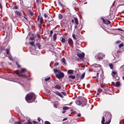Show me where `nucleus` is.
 I'll use <instances>...</instances> for the list:
<instances>
[{"instance_id":"obj_5","label":"nucleus","mask_w":124,"mask_h":124,"mask_svg":"<svg viewBox=\"0 0 124 124\" xmlns=\"http://www.w3.org/2000/svg\"><path fill=\"white\" fill-rule=\"evenodd\" d=\"M56 77L58 78H63L64 76L63 73L60 71L56 75Z\"/></svg>"},{"instance_id":"obj_35","label":"nucleus","mask_w":124,"mask_h":124,"mask_svg":"<svg viewBox=\"0 0 124 124\" xmlns=\"http://www.w3.org/2000/svg\"><path fill=\"white\" fill-rule=\"evenodd\" d=\"M45 124H51L48 121H46L45 122Z\"/></svg>"},{"instance_id":"obj_55","label":"nucleus","mask_w":124,"mask_h":124,"mask_svg":"<svg viewBox=\"0 0 124 124\" xmlns=\"http://www.w3.org/2000/svg\"><path fill=\"white\" fill-rule=\"evenodd\" d=\"M112 83L114 86H115V84L113 82H112Z\"/></svg>"},{"instance_id":"obj_30","label":"nucleus","mask_w":124,"mask_h":124,"mask_svg":"<svg viewBox=\"0 0 124 124\" xmlns=\"http://www.w3.org/2000/svg\"><path fill=\"white\" fill-rule=\"evenodd\" d=\"M50 79V77H49L48 78H45V80L46 81H47L49 80Z\"/></svg>"},{"instance_id":"obj_54","label":"nucleus","mask_w":124,"mask_h":124,"mask_svg":"<svg viewBox=\"0 0 124 124\" xmlns=\"http://www.w3.org/2000/svg\"><path fill=\"white\" fill-rule=\"evenodd\" d=\"M121 53V51L119 50H118L117 51V53L118 54L120 53Z\"/></svg>"},{"instance_id":"obj_33","label":"nucleus","mask_w":124,"mask_h":124,"mask_svg":"<svg viewBox=\"0 0 124 124\" xmlns=\"http://www.w3.org/2000/svg\"><path fill=\"white\" fill-rule=\"evenodd\" d=\"M14 124H21V123L20 122H16Z\"/></svg>"},{"instance_id":"obj_4","label":"nucleus","mask_w":124,"mask_h":124,"mask_svg":"<svg viewBox=\"0 0 124 124\" xmlns=\"http://www.w3.org/2000/svg\"><path fill=\"white\" fill-rule=\"evenodd\" d=\"M93 66L94 67V69L96 72H97L101 70V66L100 65L95 64Z\"/></svg>"},{"instance_id":"obj_3","label":"nucleus","mask_w":124,"mask_h":124,"mask_svg":"<svg viewBox=\"0 0 124 124\" xmlns=\"http://www.w3.org/2000/svg\"><path fill=\"white\" fill-rule=\"evenodd\" d=\"M76 103L77 105H81L82 106H83L86 105L87 103V100L85 98H83L82 99V102L78 100L77 101Z\"/></svg>"},{"instance_id":"obj_20","label":"nucleus","mask_w":124,"mask_h":124,"mask_svg":"<svg viewBox=\"0 0 124 124\" xmlns=\"http://www.w3.org/2000/svg\"><path fill=\"white\" fill-rule=\"evenodd\" d=\"M26 71V69L25 68H23L21 69V72L23 73L24 72Z\"/></svg>"},{"instance_id":"obj_32","label":"nucleus","mask_w":124,"mask_h":124,"mask_svg":"<svg viewBox=\"0 0 124 124\" xmlns=\"http://www.w3.org/2000/svg\"><path fill=\"white\" fill-rule=\"evenodd\" d=\"M102 90L100 88L98 89V92L100 93L102 92Z\"/></svg>"},{"instance_id":"obj_45","label":"nucleus","mask_w":124,"mask_h":124,"mask_svg":"<svg viewBox=\"0 0 124 124\" xmlns=\"http://www.w3.org/2000/svg\"><path fill=\"white\" fill-rule=\"evenodd\" d=\"M37 36L39 38L40 37V35L39 34H37Z\"/></svg>"},{"instance_id":"obj_47","label":"nucleus","mask_w":124,"mask_h":124,"mask_svg":"<svg viewBox=\"0 0 124 124\" xmlns=\"http://www.w3.org/2000/svg\"><path fill=\"white\" fill-rule=\"evenodd\" d=\"M77 115L78 117H80L81 116V114L80 113L78 114Z\"/></svg>"},{"instance_id":"obj_38","label":"nucleus","mask_w":124,"mask_h":124,"mask_svg":"<svg viewBox=\"0 0 124 124\" xmlns=\"http://www.w3.org/2000/svg\"><path fill=\"white\" fill-rule=\"evenodd\" d=\"M72 37L74 38V39H75V40L76 39L75 37V34H73L72 35Z\"/></svg>"},{"instance_id":"obj_39","label":"nucleus","mask_w":124,"mask_h":124,"mask_svg":"<svg viewBox=\"0 0 124 124\" xmlns=\"http://www.w3.org/2000/svg\"><path fill=\"white\" fill-rule=\"evenodd\" d=\"M30 39L31 40H34L35 39L34 37H31L30 38Z\"/></svg>"},{"instance_id":"obj_48","label":"nucleus","mask_w":124,"mask_h":124,"mask_svg":"<svg viewBox=\"0 0 124 124\" xmlns=\"http://www.w3.org/2000/svg\"><path fill=\"white\" fill-rule=\"evenodd\" d=\"M16 64L17 65L18 67L19 68L20 67V66L18 64V63L17 62H16Z\"/></svg>"},{"instance_id":"obj_59","label":"nucleus","mask_w":124,"mask_h":124,"mask_svg":"<svg viewBox=\"0 0 124 124\" xmlns=\"http://www.w3.org/2000/svg\"><path fill=\"white\" fill-rule=\"evenodd\" d=\"M71 22L72 23H73L74 22V20L73 19H72L71 20Z\"/></svg>"},{"instance_id":"obj_42","label":"nucleus","mask_w":124,"mask_h":124,"mask_svg":"<svg viewBox=\"0 0 124 124\" xmlns=\"http://www.w3.org/2000/svg\"><path fill=\"white\" fill-rule=\"evenodd\" d=\"M6 53L7 54H9V50L7 49L6 50Z\"/></svg>"},{"instance_id":"obj_21","label":"nucleus","mask_w":124,"mask_h":124,"mask_svg":"<svg viewBox=\"0 0 124 124\" xmlns=\"http://www.w3.org/2000/svg\"><path fill=\"white\" fill-rule=\"evenodd\" d=\"M55 88L57 89H60L61 88L60 86L59 85H56L55 87Z\"/></svg>"},{"instance_id":"obj_24","label":"nucleus","mask_w":124,"mask_h":124,"mask_svg":"<svg viewBox=\"0 0 124 124\" xmlns=\"http://www.w3.org/2000/svg\"><path fill=\"white\" fill-rule=\"evenodd\" d=\"M59 19H61L63 18V16L61 14H60L59 15Z\"/></svg>"},{"instance_id":"obj_6","label":"nucleus","mask_w":124,"mask_h":124,"mask_svg":"<svg viewBox=\"0 0 124 124\" xmlns=\"http://www.w3.org/2000/svg\"><path fill=\"white\" fill-rule=\"evenodd\" d=\"M43 18L42 17L40 16H38L37 20L38 21H39L41 25L43 23Z\"/></svg>"},{"instance_id":"obj_12","label":"nucleus","mask_w":124,"mask_h":124,"mask_svg":"<svg viewBox=\"0 0 124 124\" xmlns=\"http://www.w3.org/2000/svg\"><path fill=\"white\" fill-rule=\"evenodd\" d=\"M74 20L75 24L76 25H78V19L76 17L74 18Z\"/></svg>"},{"instance_id":"obj_26","label":"nucleus","mask_w":124,"mask_h":124,"mask_svg":"<svg viewBox=\"0 0 124 124\" xmlns=\"http://www.w3.org/2000/svg\"><path fill=\"white\" fill-rule=\"evenodd\" d=\"M69 77L70 78H71L72 79H74L75 78V77L74 76L71 75L69 76Z\"/></svg>"},{"instance_id":"obj_58","label":"nucleus","mask_w":124,"mask_h":124,"mask_svg":"<svg viewBox=\"0 0 124 124\" xmlns=\"http://www.w3.org/2000/svg\"><path fill=\"white\" fill-rule=\"evenodd\" d=\"M53 31H51L50 32V33L51 34H52L53 33Z\"/></svg>"},{"instance_id":"obj_19","label":"nucleus","mask_w":124,"mask_h":124,"mask_svg":"<svg viewBox=\"0 0 124 124\" xmlns=\"http://www.w3.org/2000/svg\"><path fill=\"white\" fill-rule=\"evenodd\" d=\"M96 58L97 59H98L99 60L102 59V57L100 56H99V55H97L96 56Z\"/></svg>"},{"instance_id":"obj_11","label":"nucleus","mask_w":124,"mask_h":124,"mask_svg":"<svg viewBox=\"0 0 124 124\" xmlns=\"http://www.w3.org/2000/svg\"><path fill=\"white\" fill-rule=\"evenodd\" d=\"M54 93L57 95L59 96L61 98L63 97V96L59 92H54Z\"/></svg>"},{"instance_id":"obj_53","label":"nucleus","mask_w":124,"mask_h":124,"mask_svg":"<svg viewBox=\"0 0 124 124\" xmlns=\"http://www.w3.org/2000/svg\"><path fill=\"white\" fill-rule=\"evenodd\" d=\"M0 8L1 9H2V6L1 5V3H0Z\"/></svg>"},{"instance_id":"obj_63","label":"nucleus","mask_w":124,"mask_h":124,"mask_svg":"<svg viewBox=\"0 0 124 124\" xmlns=\"http://www.w3.org/2000/svg\"><path fill=\"white\" fill-rule=\"evenodd\" d=\"M65 111H62V113L63 114V113H64L65 112Z\"/></svg>"},{"instance_id":"obj_64","label":"nucleus","mask_w":124,"mask_h":124,"mask_svg":"<svg viewBox=\"0 0 124 124\" xmlns=\"http://www.w3.org/2000/svg\"><path fill=\"white\" fill-rule=\"evenodd\" d=\"M123 79L124 80V76L123 77Z\"/></svg>"},{"instance_id":"obj_29","label":"nucleus","mask_w":124,"mask_h":124,"mask_svg":"<svg viewBox=\"0 0 124 124\" xmlns=\"http://www.w3.org/2000/svg\"><path fill=\"white\" fill-rule=\"evenodd\" d=\"M61 41L62 43H64L65 42V39L64 38H62L61 40Z\"/></svg>"},{"instance_id":"obj_60","label":"nucleus","mask_w":124,"mask_h":124,"mask_svg":"<svg viewBox=\"0 0 124 124\" xmlns=\"http://www.w3.org/2000/svg\"><path fill=\"white\" fill-rule=\"evenodd\" d=\"M67 119H66V118H65V119H63V121H64L66 120Z\"/></svg>"},{"instance_id":"obj_14","label":"nucleus","mask_w":124,"mask_h":124,"mask_svg":"<svg viewBox=\"0 0 124 124\" xmlns=\"http://www.w3.org/2000/svg\"><path fill=\"white\" fill-rule=\"evenodd\" d=\"M15 12L17 15L20 16L21 15V14L20 12L18 11H15Z\"/></svg>"},{"instance_id":"obj_46","label":"nucleus","mask_w":124,"mask_h":124,"mask_svg":"<svg viewBox=\"0 0 124 124\" xmlns=\"http://www.w3.org/2000/svg\"><path fill=\"white\" fill-rule=\"evenodd\" d=\"M117 30L119 31H123V30L121 29L120 28H118L117 29Z\"/></svg>"},{"instance_id":"obj_61","label":"nucleus","mask_w":124,"mask_h":124,"mask_svg":"<svg viewBox=\"0 0 124 124\" xmlns=\"http://www.w3.org/2000/svg\"><path fill=\"white\" fill-rule=\"evenodd\" d=\"M99 73H98L97 72V74H96V75L97 76V77H98V74H99Z\"/></svg>"},{"instance_id":"obj_43","label":"nucleus","mask_w":124,"mask_h":124,"mask_svg":"<svg viewBox=\"0 0 124 124\" xmlns=\"http://www.w3.org/2000/svg\"><path fill=\"white\" fill-rule=\"evenodd\" d=\"M58 64H59L57 62L55 63V64H54V66H57V65H58Z\"/></svg>"},{"instance_id":"obj_16","label":"nucleus","mask_w":124,"mask_h":124,"mask_svg":"<svg viewBox=\"0 0 124 124\" xmlns=\"http://www.w3.org/2000/svg\"><path fill=\"white\" fill-rule=\"evenodd\" d=\"M62 62L63 63V65H66V62L65 61L64 58H63L62 59Z\"/></svg>"},{"instance_id":"obj_9","label":"nucleus","mask_w":124,"mask_h":124,"mask_svg":"<svg viewBox=\"0 0 124 124\" xmlns=\"http://www.w3.org/2000/svg\"><path fill=\"white\" fill-rule=\"evenodd\" d=\"M19 76L22 78H27V77L26 75L24 74H22L20 73V74L19 75Z\"/></svg>"},{"instance_id":"obj_57","label":"nucleus","mask_w":124,"mask_h":124,"mask_svg":"<svg viewBox=\"0 0 124 124\" xmlns=\"http://www.w3.org/2000/svg\"><path fill=\"white\" fill-rule=\"evenodd\" d=\"M75 29H77V25H75Z\"/></svg>"},{"instance_id":"obj_15","label":"nucleus","mask_w":124,"mask_h":124,"mask_svg":"<svg viewBox=\"0 0 124 124\" xmlns=\"http://www.w3.org/2000/svg\"><path fill=\"white\" fill-rule=\"evenodd\" d=\"M36 45L37 46L39 49H40V47L41 46V45L39 43H37L36 44Z\"/></svg>"},{"instance_id":"obj_2","label":"nucleus","mask_w":124,"mask_h":124,"mask_svg":"<svg viewBox=\"0 0 124 124\" xmlns=\"http://www.w3.org/2000/svg\"><path fill=\"white\" fill-rule=\"evenodd\" d=\"M108 114L107 115V114H106V115H104V117L103 116L102 117V120L101 121V124H109L110 122V121L109 120L108 121H107L105 123H104L105 121V119H106V121L107 120L108 118H109L110 116L108 114V113H107Z\"/></svg>"},{"instance_id":"obj_10","label":"nucleus","mask_w":124,"mask_h":124,"mask_svg":"<svg viewBox=\"0 0 124 124\" xmlns=\"http://www.w3.org/2000/svg\"><path fill=\"white\" fill-rule=\"evenodd\" d=\"M68 42L70 46H71L73 43L72 40V39L70 38H69L68 39Z\"/></svg>"},{"instance_id":"obj_22","label":"nucleus","mask_w":124,"mask_h":124,"mask_svg":"<svg viewBox=\"0 0 124 124\" xmlns=\"http://www.w3.org/2000/svg\"><path fill=\"white\" fill-rule=\"evenodd\" d=\"M85 75V73L84 72L81 75V77L80 78V79H83Z\"/></svg>"},{"instance_id":"obj_52","label":"nucleus","mask_w":124,"mask_h":124,"mask_svg":"<svg viewBox=\"0 0 124 124\" xmlns=\"http://www.w3.org/2000/svg\"><path fill=\"white\" fill-rule=\"evenodd\" d=\"M18 8V7L16 6H15V9H17Z\"/></svg>"},{"instance_id":"obj_18","label":"nucleus","mask_w":124,"mask_h":124,"mask_svg":"<svg viewBox=\"0 0 124 124\" xmlns=\"http://www.w3.org/2000/svg\"><path fill=\"white\" fill-rule=\"evenodd\" d=\"M54 72L55 73H56L57 72H58L59 73V72H60V70H58L57 69H54Z\"/></svg>"},{"instance_id":"obj_31","label":"nucleus","mask_w":124,"mask_h":124,"mask_svg":"<svg viewBox=\"0 0 124 124\" xmlns=\"http://www.w3.org/2000/svg\"><path fill=\"white\" fill-rule=\"evenodd\" d=\"M116 72L114 71H113L112 72V76H113V77H114V75H113V74H114V75H115L116 74Z\"/></svg>"},{"instance_id":"obj_49","label":"nucleus","mask_w":124,"mask_h":124,"mask_svg":"<svg viewBox=\"0 0 124 124\" xmlns=\"http://www.w3.org/2000/svg\"><path fill=\"white\" fill-rule=\"evenodd\" d=\"M33 123L34 124H37V122L35 121H33Z\"/></svg>"},{"instance_id":"obj_28","label":"nucleus","mask_w":124,"mask_h":124,"mask_svg":"<svg viewBox=\"0 0 124 124\" xmlns=\"http://www.w3.org/2000/svg\"><path fill=\"white\" fill-rule=\"evenodd\" d=\"M109 66L110 69H112L113 68V65L112 64H109Z\"/></svg>"},{"instance_id":"obj_1","label":"nucleus","mask_w":124,"mask_h":124,"mask_svg":"<svg viewBox=\"0 0 124 124\" xmlns=\"http://www.w3.org/2000/svg\"><path fill=\"white\" fill-rule=\"evenodd\" d=\"M35 98V95L33 93L27 94L25 97L26 101L29 103L32 102Z\"/></svg>"},{"instance_id":"obj_13","label":"nucleus","mask_w":124,"mask_h":124,"mask_svg":"<svg viewBox=\"0 0 124 124\" xmlns=\"http://www.w3.org/2000/svg\"><path fill=\"white\" fill-rule=\"evenodd\" d=\"M120 82L119 81H117L116 83V87H118L120 86Z\"/></svg>"},{"instance_id":"obj_41","label":"nucleus","mask_w":124,"mask_h":124,"mask_svg":"<svg viewBox=\"0 0 124 124\" xmlns=\"http://www.w3.org/2000/svg\"><path fill=\"white\" fill-rule=\"evenodd\" d=\"M44 16L46 18V17H47L48 16V15L46 13H45L44 14Z\"/></svg>"},{"instance_id":"obj_44","label":"nucleus","mask_w":124,"mask_h":124,"mask_svg":"<svg viewBox=\"0 0 124 124\" xmlns=\"http://www.w3.org/2000/svg\"><path fill=\"white\" fill-rule=\"evenodd\" d=\"M30 14L31 15V16H32L33 15V13L31 12H30Z\"/></svg>"},{"instance_id":"obj_17","label":"nucleus","mask_w":124,"mask_h":124,"mask_svg":"<svg viewBox=\"0 0 124 124\" xmlns=\"http://www.w3.org/2000/svg\"><path fill=\"white\" fill-rule=\"evenodd\" d=\"M56 34H54L53 36V39L54 40H55L56 39Z\"/></svg>"},{"instance_id":"obj_23","label":"nucleus","mask_w":124,"mask_h":124,"mask_svg":"<svg viewBox=\"0 0 124 124\" xmlns=\"http://www.w3.org/2000/svg\"><path fill=\"white\" fill-rule=\"evenodd\" d=\"M68 73L70 74H72L73 73V71L72 70H69L68 71Z\"/></svg>"},{"instance_id":"obj_51","label":"nucleus","mask_w":124,"mask_h":124,"mask_svg":"<svg viewBox=\"0 0 124 124\" xmlns=\"http://www.w3.org/2000/svg\"><path fill=\"white\" fill-rule=\"evenodd\" d=\"M120 41H117L116 42V44H118L119 43H120Z\"/></svg>"},{"instance_id":"obj_34","label":"nucleus","mask_w":124,"mask_h":124,"mask_svg":"<svg viewBox=\"0 0 124 124\" xmlns=\"http://www.w3.org/2000/svg\"><path fill=\"white\" fill-rule=\"evenodd\" d=\"M34 42H29V44L32 46H33L34 45Z\"/></svg>"},{"instance_id":"obj_7","label":"nucleus","mask_w":124,"mask_h":124,"mask_svg":"<svg viewBox=\"0 0 124 124\" xmlns=\"http://www.w3.org/2000/svg\"><path fill=\"white\" fill-rule=\"evenodd\" d=\"M77 55L81 59L83 58L84 57L85 54L83 53H78Z\"/></svg>"},{"instance_id":"obj_50","label":"nucleus","mask_w":124,"mask_h":124,"mask_svg":"<svg viewBox=\"0 0 124 124\" xmlns=\"http://www.w3.org/2000/svg\"><path fill=\"white\" fill-rule=\"evenodd\" d=\"M37 119L39 121L41 120V119L40 117H38V118Z\"/></svg>"},{"instance_id":"obj_56","label":"nucleus","mask_w":124,"mask_h":124,"mask_svg":"<svg viewBox=\"0 0 124 124\" xmlns=\"http://www.w3.org/2000/svg\"><path fill=\"white\" fill-rule=\"evenodd\" d=\"M54 108H56L57 107V106L55 105V104H54Z\"/></svg>"},{"instance_id":"obj_62","label":"nucleus","mask_w":124,"mask_h":124,"mask_svg":"<svg viewBox=\"0 0 124 124\" xmlns=\"http://www.w3.org/2000/svg\"><path fill=\"white\" fill-rule=\"evenodd\" d=\"M60 5L61 6H62V7H63V5L62 4H60Z\"/></svg>"},{"instance_id":"obj_37","label":"nucleus","mask_w":124,"mask_h":124,"mask_svg":"<svg viewBox=\"0 0 124 124\" xmlns=\"http://www.w3.org/2000/svg\"><path fill=\"white\" fill-rule=\"evenodd\" d=\"M123 46V43H122L119 45V48H121Z\"/></svg>"},{"instance_id":"obj_40","label":"nucleus","mask_w":124,"mask_h":124,"mask_svg":"<svg viewBox=\"0 0 124 124\" xmlns=\"http://www.w3.org/2000/svg\"><path fill=\"white\" fill-rule=\"evenodd\" d=\"M28 123L29 124H32V123L29 120H28Z\"/></svg>"},{"instance_id":"obj_8","label":"nucleus","mask_w":124,"mask_h":124,"mask_svg":"<svg viewBox=\"0 0 124 124\" xmlns=\"http://www.w3.org/2000/svg\"><path fill=\"white\" fill-rule=\"evenodd\" d=\"M103 21L104 23L107 24H110V22L109 21L107 20H105L104 18L103 19Z\"/></svg>"},{"instance_id":"obj_25","label":"nucleus","mask_w":124,"mask_h":124,"mask_svg":"<svg viewBox=\"0 0 124 124\" xmlns=\"http://www.w3.org/2000/svg\"><path fill=\"white\" fill-rule=\"evenodd\" d=\"M69 108L67 106H64L63 108V109L64 110H67Z\"/></svg>"},{"instance_id":"obj_36","label":"nucleus","mask_w":124,"mask_h":124,"mask_svg":"<svg viewBox=\"0 0 124 124\" xmlns=\"http://www.w3.org/2000/svg\"><path fill=\"white\" fill-rule=\"evenodd\" d=\"M8 57L9 59L11 60L12 61V57L11 56L9 55L8 56Z\"/></svg>"},{"instance_id":"obj_27","label":"nucleus","mask_w":124,"mask_h":124,"mask_svg":"<svg viewBox=\"0 0 124 124\" xmlns=\"http://www.w3.org/2000/svg\"><path fill=\"white\" fill-rule=\"evenodd\" d=\"M14 72L16 73L18 76L20 74V73H18V70H16L14 71Z\"/></svg>"}]
</instances>
